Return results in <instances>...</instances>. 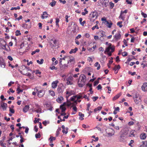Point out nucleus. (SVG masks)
Returning a JSON list of instances; mask_svg holds the SVG:
<instances>
[{
  "mask_svg": "<svg viewBox=\"0 0 147 147\" xmlns=\"http://www.w3.org/2000/svg\"><path fill=\"white\" fill-rule=\"evenodd\" d=\"M60 108L62 109V112H64L66 110V108L64 106H63V105H61Z\"/></svg>",
  "mask_w": 147,
  "mask_h": 147,
  "instance_id": "09e8293b",
  "label": "nucleus"
},
{
  "mask_svg": "<svg viewBox=\"0 0 147 147\" xmlns=\"http://www.w3.org/2000/svg\"><path fill=\"white\" fill-rule=\"evenodd\" d=\"M106 22H107L106 26L109 28H111L113 24L111 22H109L108 21H106Z\"/></svg>",
  "mask_w": 147,
  "mask_h": 147,
  "instance_id": "a878e982",
  "label": "nucleus"
},
{
  "mask_svg": "<svg viewBox=\"0 0 147 147\" xmlns=\"http://www.w3.org/2000/svg\"><path fill=\"white\" fill-rule=\"evenodd\" d=\"M142 90L143 91L145 92L147 90V83H144L142 86Z\"/></svg>",
  "mask_w": 147,
  "mask_h": 147,
  "instance_id": "2eb2a0df",
  "label": "nucleus"
},
{
  "mask_svg": "<svg viewBox=\"0 0 147 147\" xmlns=\"http://www.w3.org/2000/svg\"><path fill=\"white\" fill-rule=\"evenodd\" d=\"M51 40L53 41L54 45L56 47L57 45V41L56 40H53V39H51Z\"/></svg>",
  "mask_w": 147,
  "mask_h": 147,
  "instance_id": "37998d69",
  "label": "nucleus"
},
{
  "mask_svg": "<svg viewBox=\"0 0 147 147\" xmlns=\"http://www.w3.org/2000/svg\"><path fill=\"white\" fill-rule=\"evenodd\" d=\"M76 98H77V100H78L80 98H83L82 96V95H76Z\"/></svg>",
  "mask_w": 147,
  "mask_h": 147,
  "instance_id": "de8ad7c7",
  "label": "nucleus"
},
{
  "mask_svg": "<svg viewBox=\"0 0 147 147\" xmlns=\"http://www.w3.org/2000/svg\"><path fill=\"white\" fill-rule=\"evenodd\" d=\"M114 108L115 109V110L113 111V114L115 115H116L117 113V111H119V107H117L116 108H115L114 107Z\"/></svg>",
  "mask_w": 147,
  "mask_h": 147,
  "instance_id": "5701e85b",
  "label": "nucleus"
},
{
  "mask_svg": "<svg viewBox=\"0 0 147 147\" xmlns=\"http://www.w3.org/2000/svg\"><path fill=\"white\" fill-rule=\"evenodd\" d=\"M6 45L7 44L5 41L2 38H0V46L2 48L6 47Z\"/></svg>",
  "mask_w": 147,
  "mask_h": 147,
  "instance_id": "9d476101",
  "label": "nucleus"
},
{
  "mask_svg": "<svg viewBox=\"0 0 147 147\" xmlns=\"http://www.w3.org/2000/svg\"><path fill=\"white\" fill-rule=\"evenodd\" d=\"M90 15H92V18L90 19V21H91L94 22L95 19H96L98 16V13L96 11H94L91 12L90 14Z\"/></svg>",
  "mask_w": 147,
  "mask_h": 147,
  "instance_id": "20e7f679",
  "label": "nucleus"
},
{
  "mask_svg": "<svg viewBox=\"0 0 147 147\" xmlns=\"http://www.w3.org/2000/svg\"><path fill=\"white\" fill-rule=\"evenodd\" d=\"M120 68V67L119 65H115L114 67L113 68V69H116L117 70H119Z\"/></svg>",
  "mask_w": 147,
  "mask_h": 147,
  "instance_id": "f704fd0d",
  "label": "nucleus"
},
{
  "mask_svg": "<svg viewBox=\"0 0 147 147\" xmlns=\"http://www.w3.org/2000/svg\"><path fill=\"white\" fill-rule=\"evenodd\" d=\"M58 80H56L53 82L51 84L52 87L53 88H56L57 86V84L58 83Z\"/></svg>",
  "mask_w": 147,
  "mask_h": 147,
  "instance_id": "dca6fc26",
  "label": "nucleus"
},
{
  "mask_svg": "<svg viewBox=\"0 0 147 147\" xmlns=\"http://www.w3.org/2000/svg\"><path fill=\"white\" fill-rule=\"evenodd\" d=\"M17 90L18 91L17 93L19 94L20 92H23L22 90H20V87H18L17 89Z\"/></svg>",
  "mask_w": 147,
  "mask_h": 147,
  "instance_id": "13d9d810",
  "label": "nucleus"
},
{
  "mask_svg": "<svg viewBox=\"0 0 147 147\" xmlns=\"http://www.w3.org/2000/svg\"><path fill=\"white\" fill-rule=\"evenodd\" d=\"M29 108V106L28 105H26L23 109V111L24 112L26 113L28 111Z\"/></svg>",
  "mask_w": 147,
  "mask_h": 147,
  "instance_id": "6ab92c4d",
  "label": "nucleus"
},
{
  "mask_svg": "<svg viewBox=\"0 0 147 147\" xmlns=\"http://www.w3.org/2000/svg\"><path fill=\"white\" fill-rule=\"evenodd\" d=\"M40 51V50L39 49H36L35 51H33L31 53V55H33L34 54H35L36 52L38 53Z\"/></svg>",
  "mask_w": 147,
  "mask_h": 147,
  "instance_id": "ea45409f",
  "label": "nucleus"
},
{
  "mask_svg": "<svg viewBox=\"0 0 147 147\" xmlns=\"http://www.w3.org/2000/svg\"><path fill=\"white\" fill-rule=\"evenodd\" d=\"M67 67V65L65 64L64 65H62V67L61 66V68H62V69H65L66 67Z\"/></svg>",
  "mask_w": 147,
  "mask_h": 147,
  "instance_id": "774afa93",
  "label": "nucleus"
},
{
  "mask_svg": "<svg viewBox=\"0 0 147 147\" xmlns=\"http://www.w3.org/2000/svg\"><path fill=\"white\" fill-rule=\"evenodd\" d=\"M126 136L123 135L122 133L120 134V136L119 138V140L121 142L124 141L125 140V138Z\"/></svg>",
  "mask_w": 147,
  "mask_h": 147,
  "instance_id": "4468645a",
  "label": "nucleus"
},
{
  "mask_svg": "<svg viewBox=\"0 0 147 147\" xmlns=\"http://www.w3.org/2000/svg\"><path fill=\"white\" fill-rule=\"evenodd\" d=\"M35 106L36 107V108L37 109L36 110H35V112H36L37 113H42V109L40 107V106L37 104H35Z\"/></svg>",
  "mask_w": 147,
  "mask_h": 147,
  "instance_id": "9b49d317",
  "label": "nucleus"
},
{
  "mask_svg": "<svg viewBox=\"0 0 147 147\" xmlns=\"http://www.w3.org/2000/svg\"><path fill=\"white\" fill-rule=\"evenodd\" d=\"M75 94V92L74 90L69 89H67L66 92V97L67 99H68L69 96L74 94Z\"/></svg>",
  "mask_w": 147,
  "mask_h": 147,
  "instance_id": "7ed1b4c3",
  "label": "nucleus"
},
{
  "mask_svg": "<svg viewBox=\"0 0 147 147\" xmlns=\"http://www.w3.org/2000/svg\"><path fill=\"white\" fill-rule=\"evenodd\" d=\"M79 115L80 117L79 118V119L81 120H83L84 119V118L83 117H84V115L82 114L81 112H79Z\"/></svg>",
  "mask_w": 147,
  "mask_h": 147,
  "instance_id": "bb28decb",
  "label": "nucleus"
},
{
  "mask_svg": "<svg viewBox=\"0 0 147 147\" xmlns=\"http://www.w3.org/2000/svg\"><path fill=\"white\" fill-rule=\"evenodd\" d=\"M0 65L1 67L3 68H5V63L4 61L0 64Z\"/></svg>",
  "mask_w": 147,
  "mask_h": 147,
  "instance_id": "79ce46f5",
  "label": "nucleus"
},
{
  "mask_svg": "<svg viewBox=\"0 0 147 147\" xmlns=\"http://www.w3.org/2000/svg\"><path fill=\"white\" fill-rule=\"evenodd\" d=\"M86 81V76L84 74H81L79 77L78 82V84L80 87H83L85 84V82Z\"/></svg>",
  "mask_w": 147,
  "mask_h": 147,
  "instance_id": "f257e3e1",
  "label": "nucleus"
},
{
  "mask_svg": "<svg viewBox=\"0 0 147 147\" xmlns=\"http://www.w3.org/2000/svg\"><path fill=\"white\" fill-rule=\"evenodd\" d=\"M142 142L143 143V144L140 145V147H144V146L145 144L147 143V142L146 141H143Z\"/></svg>",
  "mask_w": 147,
  "mask_h": 147,
  "instance_id": "e2e57ef3",
  "label": "nucleus"
},
{
  "mask_svg": "<svg viewBox=\"0 0 147 147\" xmlns=\"http://www.w3.org/2000/svg\"><path fill=\"white\" fill-rule=\"evenodd\" d=\"M20 73L22 74L26 75V76H30L31 75V74L30 73H27L25 71H24V72H23L22 71H20Z\"/></svg>",
  "mask_w": 147,
  "mask_h": 147,
  "instance_id": "c756f323",
  "label": "nucleus"
},
{
  "mask_svg": "<svg viewBox=\"0 0 147 147\" xmlns=\"http://www.w3.org/2000/svg\"><path fill=\"white\" fill-rule=\"evenodd\" d=\"M69 59L68 61V63L70 62L72 64L74 63V59L72 56H68L67 59Z\"/></svg>",
  "mask_w": 147,
  "mask_h": 147,
  "instance_id": "ddd939ff",
  "label": "nucleus"
},
{
  "mask_svg": "<svg viewBox=\"0 0 147 147\" xmlns=\"http://www.w3.org/2000/svg\"><path fill=\"white\" fill-rule=\"evenodd\" d=\"M56 3V2L55 1L53 0L52 2L50 3L49 5L51 6L52 7H53L55 5Z\"/></svg>",
  "mask_w": 147,
  "mask_h": 147,
  "instance_id": "c85d7f7f",
  "label": "nucleus"
},
{
  "mask_svg": "<svg viewBox=\"0 0 147 147\" xmlns=\"http://www.w3.org/2000/svg\"><path fill=\"white\" fill-rule=\"evenodd\" d=\"M95 28H96L97 29H98L99 28V27L97 24H96L95 26L93 27L92 28V30H94Z\"/></svg>",
  "mask_w": 147,
  "mask_h": 147,
  "instance_id": "6e6d98bb",
  "label": "nucleus"
},
{
  "mask_svg": "<svg viewBox=\"0 0 147 147\" xmlns=\"http://www.w3.org/2000/svg\"><path fill=\"white\" fill-rule=\"evenodd\" d=\"M49 140H50V142L51 143L53 142V140H55V138L51 136L49 138Z\"/></svg>",
  "mask_w": 147,
  "mask_h": 147,
  "instance_id": "c9c22d12",
  "label": "nucleus"
},
{
  "mask_svg": "<svg viewBox=\"0 0 147 147\" xmlns=\"http://www.w3.org/2000/svg\"><path fill=\"white\" fill-rule=\"evenodd\" d=\"M131 57H132L131 58V57H128L127 59V61H128V62H129L130 61H131V60H132L133 59H135V57L134 56H132V55H131Z\"/></svg>",
  "mask_w": 147,
  "mask_h": 147,
  "instance_id": "4c0bfd02",
  "label": "nucleus"
},
{
  "mask_svg": "<svg viewBox=\"0 0 147 147\" xmlns=\"http://www.w3.org/2000/svg\"><path fill=\"white\" fill-rule=\"evenodd\" d=\"M120 96V94H117V95H116V96H115L113 98V100H115L117 99H118V98H119Z\"/></svg>",
  "mask_w": 147,
  "mask_h": 147,
  "instance_id": "a19ab883",
  "label": "nucleus"
},
{
  "mask_svg": "<svg viewBox=\"0 0 147 147\" xmlns=\"http://www.w3.org/2000/svg\"><path fill=\"white\" fill-rule=\"evenodd\" d=\"M110 49L111 50V52H113L114 51V48L111 47V44L109 43V47L106 49L105 52H109Z\"/></svg>",
  "mask_w": 147,
  "mask_h": 147,
  "instance_id": "6e6552de",
  "label": "nucleus"
},
{
  "mask_svg": "<svg viewBox=\"0 0 147 147\" xmlns=\"http://www.w3.org/2000/svg\"><path fill=\"white\" fill-rule=\"evenodd\" d=\"M63 98L62 97L60 96L59 97H58L56 99L57 101L59 103H61L63 100Z\"/></svg>",
  "mask_w": 147,
  "mask_h": 147,
  "instance_id": "412c9836",
  "label": "nucleus"
},
{
  "mask_svg": "<svg viewBox=\"0 0 147 147\" xmlns=\"http://www.w3.org/2000/svg\"><path fill=\"white\" fill-rule=\"evenodd\" d=\"M68 127H66L65 129L62 130V131L63 133H65L66 134L68 132Z\"/></svg>",
  "mask_w": 147,
  "mask_h": 147,
  "instance_id": "473e14b6",
  "label": "nucleus"
},
{
  "mask_svg": "<svg viewBox=\"0 0 147 147\" xmlns=\"http://www.w3.org/2000/svg\"><path fill=\"white\" fill-rule=\"evenodd\" d=\"M134 142V141L133 140H131L130 141L129 143V145L131 146V147L132 146V144Z\"/></svg>",
  "mask_w": 147,
  "mask_h": 147,
  "instance_id": "052dcab7",
  "label": "nucleus"
},
{
  "mask_svg": "<svg viewBox=\"0 0 147 147\" xmlns=\"http://www.w3.org/2000/svg\"><path fill=\"white\" fill-rule=\"evenodd\" d=\"M76 98V96H74L71 97L70 98L71 101H74Z\"/></svg>",
  "mask_w": 147,
  "mask_h": 147,
  "instance_id": "603ef678",
  "label": "nucleus"
},
{
  "mask_svg": "<svg viewBox=\"0 0 147 147\" xmlns=\"http://www.w3.org/2000/svg\"><path fill=\"white\" fill-rule=\"evenodd\" d=\"M94 66L95 67H97V70H99L100 68V64H99L98 62H96L95 63Z\"/></svg>",
  "mask_w": 147,
  "mask_h": 147,
  "instance_id": "cd10ccee",
  "label": "nucleus"
},
{
  "mask_svg": "<svg viewBox=\"0 0 147 147\" xmlns=\"http://www.w3.org/2000/svg\"><path fill=\"white\" fill-rule=\"evenodd\" d=\"M78 49L77 47H76L74 49H72L70 51L69 53L70 54L72 53H75L76 52L78 51Z\"/></svg>",
  "mask_w": 147,
  "mask_h": 147,
  "instance_id": "4be33fe9",
  "label": "nucleus"
},
{
  "mask_svg": "<svg viewBox=\"0 0 147 147\" xmlns=\"http://www.w3.org/2000/svg\"><path fill=\"white\" fill-rule=\"evenodd\" d=\"M9 111L11 112V113L12 114L14 113L15 112L14 110L13 109H11L10 107H9Z\"/></svg>",
  "mask_w": 147,
  "mask_h": 147,
  "instance_id": "864d4df0",
  "label": "nucleus"
},
{
  "mask_svg": "<svg viewBox=\"0 0 147 147\" xmlns=\"http://www.w3.org/2000/svg\"><path fill=\"white\" fill-rule=\"evenodd\" d=\"M136 131L135 130L129 129L127 137H132L136 136Z\"/></svg>",
  "mask_w": 147,
  "mask_h": 147,
  "instance_id": "423d86ee",
  "label": "nucleus"
},
{
  "mask_svg": "<svg viewBox=\"0 0 147 147\" xmlns=\"http://www.w3.org/2000/svg\"><path fill=\"white\" fill-rule=\"evenodd\" d=\"M109 5H110L111 9H112L114 6V4L111 2L109 3Z\"/></svg>",
  "mask_w": 147,
  "mask_h": 147,
  "instance_id": "5fc2aeb1",
  "label": "nucleus"
},
{
  "mask_svg": "<svg viewBox=\"0 0 147 147\" xmlns=\"http://www.w3.org/2000/svg\"><path fill=\"white\" fill-rule=\"evenodd\" d=\"M34 90L35 91H36V92L37 93L38 96L39 97L43 96L45 94V91L43 90L42 89L39 90V88H35Z\"/></svg>",
  "mask_w": 147,
  "mask_h": 147,
  "instance_id": "f03ea898",
  "label": "nucleus"
},
{
  "mask_svg": "<svg viewBox=\"0 0 147 147\" xmlns=\"http://www.w3.org/2000/svg\"><path fill=\"white\" fill-rule=\"evenodd\" d=\"M65 88V87L63 84H61L57 88V92L59 93H61L63 92Z\"/></svg>",
  "mask_w": 147,
  "mask_h": 147,
  "instance_id": "39448f33",
  "label": "nucleus"
},
{
  "mask_svg": "<svg viewBox=\"0 0 147 147\" xmlns=\"http://www.w3.org/2000/svg\"><path fill=\"white\" fill-rule=\"evenodd\" d=\"M99 83V81L98 80H96L95 81L94 83V86H96Z\"/></svg>",
  "mask_w": 147,
  "mask_h": 147,
  "instance_id": "680f3d73",
  "label": "nucleus"
},
{
  "mask_svg": "<svg viewBox=\"0 0 147 147\" xmlns=\"http://www.w3.org/2000/svg\"><path fill=\"white\" fill-rule=\"evenodd\" d=\"M48 15L47 14V12L46 11H44L43 13L42 14V15L41 16V18L42 19H44L45 18H46L48 17V16H44V15Z\"/></svg>",
  "mask_w": 147,
  "mask_h": 147,
  "instance_id": "aec40b11",
  "label": "nucleus"
},
{
  "mask_svg": "<svg viewBox=\"0 0 147 147\" xmlns=\"http://www.w3.org/2000/svg\"><path fill=\"white\" fill-rule=\"evenodd\" d=\"M49 92L52 96H55V93L53 91L50 90Z\"/></svg>",
  "mask_w": 147,
  "mask_h": 147,
  "instance_id": "a18cd8bd",
  "label": "nucleus"
},
{
  "mask_svg": "<svg viewBox=\"0 0 147 147\" xmlns=\"http://www.w3.org/2000/svg\"><path fill=\"white\" fill-rule=\"evenodd\" d=\"M122 21L118 22L117 23V26H119V27L121 28L123 26V25L122 24Z\"/></svg>",
  "mask_w": 147,
  "mask_h": 147,
  "instance_id": "72a5a7b5",
  "label": "nucleus"
},
{
  "mask_svg": "<svg viewBox=\"0 0 147 147\" xmlns=\"http://www.w3.org/2000/svg\"><path fill=\"white\" fill-rule=\"evenodd\" d=\"M102 107H98L97 108H95L94 109V111L96 112L98 111H100L101 110Z\"/></svg>",
  "mask_w": 147,
  "mask_h": 147,
  "instance_id": "e433bc0d",
  "label": "nucleus"
},
{
  "mask_svg": "<svg viewBox=\"0 0 147 147\" xmlns=\"http://www.w3.org/2000/svg\"><path fill=\"white\" fill-rule=\"evenodd\" d=\"M61 128L60 127H59L57 130L56 132V136H58L59 134V132L61 131Z\"/></svg>",
  "mask_w": 147,
  "mask_h": 147,
  "instance_id": "7c9ffc66",
  "label": "nucleus"
},
{
  "mask_svg": "<svg viewBox=\"0 0 147 147\" xmlns=\"http://www.w3.org/2000/svg\"><path fill=\"white\" fill-rule=\"evenodd\" d=\"M65 121V120L64 119H61V118H60V120H58L57 121V123H59L60 122H61L63 121Z\"/></svg>",
  "mask_w": 147,
  "mask_h": 147,
  "instance_id": "338daca9",
  "label": "nucleus"
},
{
  "mask_svg": "<svg viewBox=\"0 0 147 147\" xmlns=\"http://www.w3.org/2000/svg\"><path fill=\"white\" fill-rule=\"evenodd\" d=\"M35 137L36 138H40L41 137V135L39 133L35 134Z\"/></svg>",
  "mask_w": 147,
  "mask_h": 147,
  "instance_id": "8fccbe9b",
  "label": "nucleus"
},
{
  "mask_svg": "<svg viewBox=\"0 0 147 147\" xmlns=\"http://www.w3.org/2000/svg\"><path fill=\"white\" fill-rule=\"evenodd\" d=\"M20 8V7L19 6H17V7H12L11 9V10H13L14 9L17 10L19 9Z\"/></svg>",
  "mask_w": 147,
  "mask_h": 147,
  "instance_id": "3c124183",
  "label": "nucleus"
},
{
  "mask_svg": "<svg viewBox=\"0 0 147 147\" xmlns=\"http://www.w3.org/2000/svg\"><path fill=\"white\" fill-rule=\"evenodd\" d=\"M21 33L20 32V31L19 30H17L16 32V36H18L19 35H20Z\"/></svg>",
  "mask_w": 147,
  "mask_h": 147,
  "instance_id": "c03bdc74",
  "label": "nucleus"
},
{
  "mask_svg": "<svg viewBox=\"0 0 147 147\" xmlns=\"http://www.w3.org/2000/svg\"><path fill=\"white\" fill-rule=\"evenodd\" d=\"M101 3L102 5H104L105 7H107L108 5V0H100Z\"/></svg>",
  "mask_w": 147,
  "mask_h": 147,
  "instance_id": "f8f14e48",
  "label": "nucleus"
},
{
  "mask_svg": "<svg viewBox=\"0 0 147 147\" xmlns=\"http://www.w3.org/2000/svg\"><path fill=\"white\" fill-rule=\"evenodd\" d=\"M125 15H123L122 13H121L120 15L119 16V18H121L122 20L124 21L125 20V17L124 16Z\"/></svg>",
  "mask_w": 147,
  "mask_h": 147,
  "instance_id": "2f4dec72",
  "label": "nucleus"
},
{
  "mask_svg": "<svg viewBox=\"0 0 147 147\" xmlns=\"http://www.w3.org/2000/svg\"><path fill=\"white\" fill-rule=\"evenodd\" d=\"M101 37H103L105 36V32L102 31H100L99 33Z\"/></svg>",
  "mask_w": 147,
  "mask_h": 147,
  "instance_id": "393cba45",
  "label": "nucleus"
},
{
  "mask_svg": "<svg viewBox=\"0 0 147 147\" xmlns=\"http://www.w3.org/2000/svg\"><path fill=\"white\" fill-rule=\"evenodd\" d=\"M1 106L2 108L3 111L6 110L7 107V105L6 103L2 102L1 103Z\"/></svg>",
  "mask_w": 147,
  "mask_h": 147,
  "instance_id": "f3484780",
  "label": "nucleus"
},
{
  "mask_svg": "<svg viewBox=\"0 0 147 147\" xmlns=\"http://www.w3.org/2000/svg\"><path fill=\"white\" fill-rule=\"evenodd\" d=\"M26 66L25 65H23L21 66L22 69L23 70L22 71L23 72H24V71H25V70L26 68ZM21 71H20V72Z\"/></svg>",
  "mask_w": 147,
  "mask_h": 147,
  "instance_id": "49530a36",
  "label": "nucleus"
},
{
  "mask_svg": "<svg viewBox=\"0 0 147 147\" xmlns=\"http://www.w3.org/2000/svg\"><path fill=\"white\" fill-rule=\"evenodd\" d=\"M7 46L8 47V48H6V47H2V49H5L7 51H10V48L8 46Z\"/></svg>",
  "mask_w": 147,
  "mask_h": 147,
  "instance_id": "bf43d9fd",
  "label": "nucleus"
},
{
  "mask_svg": "<svg viewBox=\"0 0 147 147\" xmlns=\"http://www.w3.org/2000/svg\"><path fill=\"white\" fill-rule=\"evenodd\" d=\"M147 137L146 134L144 133H142L140 135V137L142 140L145 139Z\"/></svg>",
  "mask_w": 147,
  "mask_h": 147,
  "instance_id": "a211bd4d",
  "label": "nucleus"
},
{
  "mask_svg": "<svg viewBox=\"0 0 147 147\" xmlns=\"http://www.w3.org/2000/svg\"><path fill=\"white\" fill-rule=\"evenodd\" d=\"M36 61L37 63L39 64H42L43 63L44 60L43 59H40V61L38 60H37Z\"/></svg>",
  "mask_w": 147,
  "mask_h": 147,
  "instance_id": "58836bf2",
  "label": "nucleus"
},
{
  "mask_svg": "<svg viewBox=\"0 0 147 147\" xmlns=\"http://www.w3.org/2000/svg\"><path fill=\"white\" fill-rule=\"evenodd\" d=\"M66 80L67 81L66 83L67 85H71L73 84L72 80H73V78L72 76H69Z\"/></svg>",
  "mask_w": 147,
  "mask_h": 147,
  "instance_id": "1a4fd4ad",
  "label": "nucleus"
},
{
  "mask_svg": "<svg viewBox=\"0 0 147 147\" xmlns=\"http://www.w3.org/2000/svg\"><path fill=\"white\" fill-rule=\"evenodd\" d=\"M70 17V16H69L67 15H66L65 16V21L66 22H68V18Z\"/></svg>",
  "mask_w": 147,
  "mask_h": 147,
  "instance_id": "0e129e2a",
  "label": "nucleus"
},
{
  "mask_svg": "<svg viewBox=\"0 0 147 147\" xmlns=\"http://www.w3.org/2000/svg\"><path fill=\"white\" fill-rule=\"evenodd\" d=\"M141 14L144 17V18H146L147 17V14L145 13H144V12H142Z\"/></svg>",
  "mask_w": 147,
  "mask_h": 147,
  "instance_id": "69168bd1",
  "label": "nucleus"
},
{
  "mask_svg": "<svg viewBox=\"0 0 147 147\" xmlns=\"http://www.w3.org/2000/svg\"><path fill=\"white\" fill-rule=\"evenodd\" d=\"M98 96H93L92 97V98L94 102L98 98Z\"/></svg>",
  "mask_w": 147,
  "mask_h": 147,
  "instance_id": "4d7b16f0",
  "label": "nucleus"
},
{
  "mask_svg": "<svg viewBox=\"0 0 147 147\" xmlns=\"http://www.w3.org/2000/svg\"><path fill=\"white\" fill-rule=\"evenodd\" d=\"M129 129H130L128 127H126L124 128L121 131V133L123 135L127 136Z\"/></svg>",
  "mask_w": 147,
  "mask_h": 147,
  "instance_id": "0eeeda50",
  "label": "nucleus"
},
{
  "mask_svg": "<svg viewBox=\"0 0 147 147\" xmlns=\"http://www.w3.org/2000/svg\"><path fill=\"white\" fill-rule=\"evenodd\" d=\"M121 36V35L119 32L116 34L115 35V38L117 40L119 39Z\"/></svg>",
  "mask_w": 147,
  "mask_h": 147,
  "instance_id": "b1692460",
  "label": "nucleus"
}]
</instances>
